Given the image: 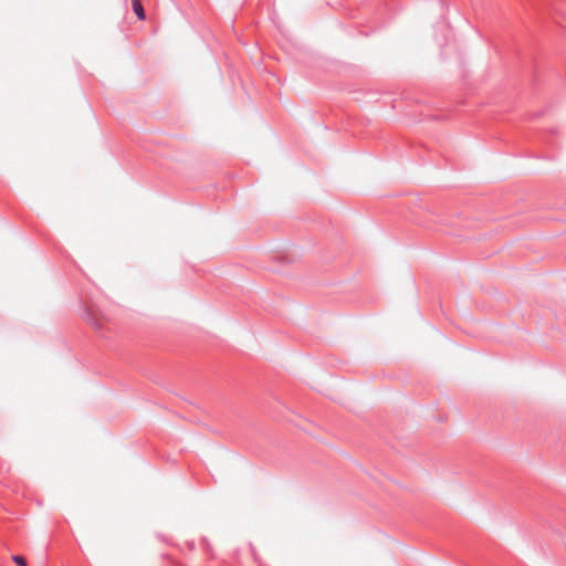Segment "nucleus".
<instances>
[{
	"mask_svg": "<svg viewBox=\"0 0 566 566\" xmlns=\"http://www.w3.org/2000/svg\"><path fill=\"white\" fill-rule=\"evenodd\" d=\"M11 559L18 565V566H27V560L21 555H12Z\"/></svg>",
	"mask_w": 566,
	"mask_h": 566,
	"instance_id": "obj_2",
	"label": "nucleus"
},
{
	"mask_svg": "<svg viewBox=\"0 0 566 566\" xmlns=\"http://www.w3.org/2000/svg\"><path fill=\"white\" fill-rule=\"evenodd\" d=\"M87 322L94 326L95 328H99V324L97 322V319L93 316V314L91 313H87Z\"/></svg>",
	"mask_w": 566,
	"mask_h": 566,
	"instance_id": "obj_3",
	"label": "nucleus"
},
{
	"mask_svg": "<svg viewBox=\"0 0 566 566\" xmlns=\"http://www.w3.org/2000/svg\"><path fill=\"white\" fill-rule=\"evenodd\" d=\"M133 10L139 20H144L146 18L140 0H133Z\"/></svg>",
	"mask_w": 566,
	"mask_h": 566,
	"instance_id": "obj_1",
	"label": "nucleus"
}]
</instances>
